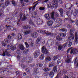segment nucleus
<instances>
[{
  "label": "nucleus",
  "mask_w": 78,
  "mask_h": 78,
  "mask_svg": "<svg viewBox=\"0 0 78 78\" xmlns=\"http://www.w3.org/2000/svg\"><path fill=\"white\" fill-rule=\"evenodd\" d=\"M41 51L42 53H43V54H42L40 56L39 59L41 60H43L45 58L44 56V54L48 56L49 55V52L48 51V50L46 48H45V46H43L41 48Z\"/></svg>",
  "instance_id": "obj_1"
},
{
  "label": "nucleus",
  "mask_w": 78,
  "mask_h": 78,
  "mask_svg": "<svg viewBox=\"0 0 78 78\" xmlns=\"http://www.w3.org/2000/svg\"><path fill=\"white\" fill-rule=\"evenodd\" d=\"M1 43L2 44V46L5 47H6L7 44L9 43V40L7 39H5L4 40V41H1Z\"/></svg>",
  "instance_id": "obj_2"
},
{
  "label": "nucleus",
  "mask_w": 78,
  "mask_h": 78,
  "mask_svg": "<svg viewBox=\"0 0 78 78\" xmlns=\"http://www.w3.org/2000/svg\"><path fill=\"white\" fill-rule=\"evenodd\" d=\"M39 55H40V51L39 50H36L34 54L35 58H37Z\"/></svg>",
  "instance_id": "obj_3"
},
{
  "label": "nucleus",
  "mask_w": 78,
  "mask_h": 78,
  "mask_svg": "<svg viewBox=\"0 0 78 78\" xmlns=\"http://www.w3.org/2000/svg\"><path fill=\"white\" fill-rule=\"evenodd\" d=\"M59 58V55H56L55 56H54L53 58V60L54 61H56L57 60V64H59V59H58Z\"/></svg>",
  "instance_id": "obj_4"
},
{
  "label": "nucleus",
  "mask_w": 78,
  "mask_h": 78,
  "mask_svg": "<svg viewBox=\"0 0 78 78\" xmlns=\"http://www.w3.org/2000/svg\"><path fill=\"white\" fill-rule=\"evenodd\" d=\"M33 61V59L31 57H28L26 60V63L29 64L30 63H31Z\"/></svg>",
  "instance_id": "obj_5"
},
{
  "label": "nucleus",
  "mask_w": 78,
  "mask_h": 78,
  "mask_svg": "<svg viewBox=\"0 0 78 78\" xmlns=\"http://www.w3.org/2000/svg\"><path fill=\"white\" fill-rule=\"evenodd\" d=\"M42 23H43V20L42 19H40V18H38L37 20L36 21V24L39 25H41Z\"/></svg>",
  "instance_id": "obj_6"
},
{
  "label": "nucleus",
  "mask_w": 78,
  "mask_h": 78,
  "mask_svg": "<svg viewBox=\"0 0 78 78\" xmlns=\"http://www.w3.org/2000/svg\"><path fill=\"white\" fill-rule=\"evenodd\" d=\"M71 57L69 56V55L67 56V58H66L65 60V62L66 63H68L69 64L71 62Z\"/></svg>",
  "instance_id": "obj_7"
},
{
  "label": "nucleus",
  "mask_w": 78,
  "mask_h": 78,
  "mask_svg": "<svg viewBox=\"0 0 78 78\" xmlns=\"http://www.w3.org/2000/svg\"><path fill=\"white\" fill-rule=\"evenodd\" d=\"M37 12L36 11H34V12L32 14V17L33 18H36L37 17Z\"/></svg>",
  "instance_id": "obj_8"
},
{
  "label": "nucleus",
  "mask_w": 78,
  "mask_h": 78,
  "mask_svg": "<svg viewBox=\"0 0 78 78\" xmlns=\"http://www.w3.org/2000/svg\"><path fill=\"white\" fill-rule=\"evenodd\" d=\"M10 49L9 48H7L5 50V52L6 53V55L7 56H11V55L9 53H10Z\"/></svg>",
  "instance_id": "obj_9"
},
{
  "label": "nucleus",
  "mask_w": 78,
  "mask_h": 78,
  "mask_svg": "<svg viewBox=\"0 0 78 78\" xmlns=\"http://www.w3.org/2000/svg\"><path fill=\"white\" fill-rule=\"evenodd\" d=\"M58 11L60 12V15L61 17H63V13H64V10L62 8H60Z\"/></svg>",
  "instance_id": "obj_10"
},
{
  "label": "nucleus",
  "mask_w": 78,
  "mask_h": 78,
  "mask_svg": "<svg viewBox=\"0 0 78 78\" xmlns=\"http://www.w3.org/2000/svg\"><path fill=\"white\" fill-rule=\"evenodd\" d=\"M73 54H76L77 53H78V51H77V49H73L71 50L70 51L71 54L73 53Z\"/></svg>",
  "instance_id": "obj_11"
},
{
  "label": "nucleus",
  "mask_w": 78,
  "mask_h": 78,
  "mask_svg": "<svg viewBox=\"0 0 78 78\" xmlns=\"http://www.w3.org/2000/svg\"><path fill=\"white\" fill-rule=\"evenodd\" d=\"M51 19L53 20H56V18L55 17V12H52L51 13Z\"/></svg>",
  "instance_id": "obj_12"
},
{
  "label": "nucleus",
  "mask_w": 78,
  "mask_h": 78,
  "mask_svg": "<svg viewBox=\"0 0 78 78\" xmlns=\"http://www.w3.org/2000/svg\"><path fill=\"white\" fill-rule=\"evenodd\" d=\"M73 61L75 64H77L76 65V67H77V68H78V59H77V57L75 58L74 59Z\"/></svg>",
  "instance_id": "obj_13"
},
{
  "label": "nucleus",
  "mask_w": 78,
  "mask_h": 78,
  "mask_svg": "<svg viewBox=\"0 0 78 78\" xmlns=\"http://www.w3.org/2000/svg\"><path fill=\"white\" fill-rule=\"evenodd\" d=\"M53 20H48L47 23V24L48 26L51 27V26H52V25H53Z\"/></svg>",
  "instance_id": "obj_14"
},
{
  "label": "nucleus",
  "mask_w": 78,
  "mask_h": 78,
  "mask_svg": "<svg viewBox=\"0 0 78 78\" xmlns=\"http://www.w3.org/2000/svg\"><path fill=\"white\" fill-rule=\"evenodd\" d=\"M32 36L33 37L37 38V32L33 33L32 34Z\"/></svg>",
  "instance_id": "obj_15"
},
{
  "label": "nucleus",
  "mask_w": 78,
  "mask_h": 78,
  "mask_svg": "<svg viewBox=\"0 0 78 78\" xmlns=\"http://www.w3.org/2000/svg\"><path fill=\"white\" fill-rule=\"evenodd\" d=\"M29 23L30 25H32V26H34V27H36V26L35 25V24L33 23V21L32 19H30L29 21Z\"/></svg>",
  "instance_id": "obj_16"
},
{
  "label": "nucleus",
  "mask_w": 78,
  "mask_h": 78,
  "mask_svg": "<svg viewBox=\"0 0 78 78\" xmlns=\"http://www.w3.org/2000/svg\"><path fill=\"white\" fill-rule=\"evenodd\" d=\"M19 48L21 50H24V49H25V47H24L23 45L22 44L19 45Z\"/></svg>",
  "instance_id": "obj_17"
},
{
  "label": "nucleus",
  "mask_w": 78,
  "mask_h": 78,
  "mask_svg": "<svg viewBox=\"0 0 78 78\" xmlns=\"http://www.w3.org/2000/svg\"><path fill=\"white\" fill-rule=\"evenodd\" d=\"M30 33H31V30H27L24 31V34L26 35H27V34H30Z\"/></svg>",
  "instance_id": "obj_18"
},
{
  "label": "nucleus",
  "mask_w": 78,
  "mask_h": 78,
  "mask_svg": "<svg viewBox=\"0 0 78 78\" xmlns=\"http://www.w3.org/2000/svg\"><path fill=\"white\" fill-rule=\"evenodd\" d=\"M10 49L12 50H13V51H14V50H15L16 49V46L15 45H11L10 47Z\"/></svg>",
  "instance_id": "obj_19"
},
{
  "label": "nucleus",
  "mask_w": 78,
  "mask_h": 78,
  "mask_svg": "<svg viewBox=\"0 0 78 78\" xmlns=\"http://www.w3.org/2000/svg\"><path fill=\"white\" fill-rule=\"evenodd\" d=\"M52 8H55V9H56L57 8H58V4H52Z\"/></svg>",
  "instance_id": "obj_20"
},
{
  "label": "nucleus",
  "mask_w": 78,
  "mask_h": 78,
  "mask_svg": "<svg viewBox=\"0 0 78 78\" xmlns=\"http://www.w3.org/2000/svg\"><path fill=\"white\" fill-rule=\"evenodd\" d=\"M54 72L52 71L49 74V76L50 78H53V76H54Z\"/></svg>",
  "instance_id": "obj_21"
},
{
  "label": "nucleus",
  "mask_w": 78,
  "mask_h": 78,
  "mask_svg": "<svg viewBox=\"0 0 78 78\" xmlns=\"http://www.w3.org/2000/svg\"><path fill=\"white\" fill-rule=\"evenodd\" d=\"M51 58L49 56H48L45 59L46 62H49V61H51Z\"/></svg>",
  "instance_id": "obj_22"
},
{
  "label": "nucleus",
  "mask_w": 78,
  "mask_h": 78,
  "mask_svg": "<svg viewBox=\"0 0 78 78\" xmlns=\"http://www.w3.org/2000/svg\"><path fill=\"white\" fill-rule=\"evenodd\" d=\"M17 37L18 40H20V39H21L22 38V34H19L17 36Z\"/></svg>",
  "instance_id": "obj_23"
},
{
  "label": "nucleus",
  "mask_w": 78,
  "mask_h": 78,
  "mask_svg": "<svg viewBox=\"0 0 78 78\" xmlns=\"http://www.w3.org/2000/svg\"><path fill=\"white\" fill-rule=\"evenodd\" d=\"M52 4H58V2L57 0H52L51 1Z\"/></svg>",
  "instance_id": "obj_24"
},
{
  "label": "nucleus",
  "mask_w": 78,
  "mask_h": 78,
  "mask_svg": "<svg viewBox=\"0 0 78 78\" xmlns=\"http://www.w3.org/2000/svg\"><path fill=\"white\" fill-rule=\"evenodd\" d=\"M56 22L57 23H58V22H61V23H62V20L60 18H58L56 20Z\"/></svg>",
  "instance_id": "obj_25"
},
{
  "label": "nucleus",
  "mask_w": 78,
  "mask_h": 78,
  "mask_svg": "<svg viewBox=\"0 0 78 78\" xmlns=\"http://www.w3.org/2000/svg\"><path fill=\"white\" fill-rule=\"evenodd\" d=\"M28 28L29 29H31V27L30 25L27 26V27L26 26H25L23 27V28H24V29H25V30H27L28 29Z\"/></svg>",
  "instance_id": "obj_26"
},
{
  "label": "nucleus",
  "mask_w": 78,
  "mask_h": 78,
  "mask_svg": "<svg viewBox=\"0 0 78 78\" xmlns=\"http://www.w3.org/2000/svg\"><path fill=\"white\" fill-rule=\"evenodd\" d=\"M44 17L45 19H46L47 20H49L50 19V16H49V14H47L44 15Z\"/></svg>",
  "instance_id": "obj_27"
},
{
  "label": "nucleus",
  "mask_w": 78,
  "mask_h": 78,
  "mask_svg": "<svg viewBox=\"0 0 78 78\" xmlns=\"http://www.w3.org/2000/svg\"><path fill=\"white\" fill-rule=\"evenodd\" d=\"M78 13V10H76V9H75V11L73 13V15L74 16H76L77 15V14Z\"/></svg>",
  "instance_id": "obj_28"
},
{
  "label": "nucleus",
  "mask_w": 78,
  "mask_h": 78,
  "mask_svg": "<svg viewBox=\"0 0 78 78\" xmlns=\"http://www.w3.org/2000/svg\"><path fill=\"white\" fill-rule=\"evenodd\" d=\"M37 68H35L34 69V73L35 74V75H36L37 74V72H38V71H37Z\"/></svg>",
  "instance_id": "obj_29"
},
{
  "label": "nucleus",
  "mask_w": 78,
  "mask_h": 78,
  "mask_svg": "<svg viewBox=\"0 0 78 78\" xmlns=\"http://www.w3.org/2000/svg\"><path fill=\"white\" fill-rule=\"evenodd\" d=\"M43 70L44 72H48L50 70V69L48 68L44 67Z\"/></svg>",
  "instance_id": "obj_30"
},
{
  "label": "nucleus",
  "mask_w": 78,
  "mask_h": 78,
  "mask_svg": "<svg viewBox=\"0 0 78 78\" xmlns=\"http://www.w3.org/2000/svg\"><path fill=\"white\" fill-rule=\"evenodd\" d=\"M53 71L54 72L56 73L57 72V66H55L54 67L53 69Z\"/></svg>",
  "instance_id": "obj_31"
},
{
  "label": "nucleus",
  "mask_w": 78,
  "mask_h": 78,
  "mask_svg": "<svg viewBox=\"0 0 78 78\" xmlns=\"http://www.w3.org/2000/svg\"><path fill=\"white\" fill-rule=\"evenodd\" d=\"M56 39L57 41H62V38L59 36V35H58V36L56 37Z\"/></svg>",
  "instance_id": "obj_32"
},
{
  "label": "nucleus",
  "mask_w": 78,
  "mask_h": 78,
  "mask_svg": "<svg viewBox=\"0 0 78 78\" xmlns=\"http://www.w3.org/2000/svg\"><path fill=\"white\" fill-rule=\"evenodd\" d=\"M40 41H41V38L39 37H38L37 38V40L36 41V44H39V42H40Z\"/></svg>",
  "instance_id": "obj_33"
},
{
  "label": "nucleus",
  "mask_w": 78,
  "mask_h": 78,
  "mask_svg": "<svg viewBox=\"0 0 78 78\" xmlns=\"http://www.w3.org/2000/svg\"><path fill=\"white\" fill-rule=\"evenodd\" d=\"M70 37L72 40H73L75 39V35L73 34H71L70 35Z\"/></svg>",
  "instance_id": "obj_34"
},
{
  "label": "nucleus",
  "mask_w": 78,
  "mask_h": 78,
  "mask_svg": "<svg viewBox=\"0 0 78 78\" xmlns=\"http://www.w3.org/2000/svg\"><path fill=\"white\" fill-rule=\"evenodd\" d=\"M43 64L42 63H38L37 64V67H42Z\"/></svg>",
  "instance_id": "obj_35"
},
{
  "label": "nucleus",
  "mask_w": 78,
  "mask_h": 78,
  "mask_svg": "<svg viewBox=\"0 0 78 78\" xmlns=\"http://www.w3.org/2000/svg\"><path fill=\"white\" fill-rule=\"evenodd\" d=\"M62 45H59L58 46V50H62Z\"/></svg>",
  "instance_id": "obj_36"
},
{
  "label": "nucleus",
  "mask_w": 78,
  "mask_h": 78,
  "mask_svg": "<svg viewBox=\"0 0 78 78\" xmlns=\"http://www.w3.org/2000/svg\"><path fill=\"white\" fill-rule=\"evenodd\" d=\"M28 51H29V50L28 49H25L23 51V53L24 54H28Z\"/></svg>",
  "instance_id": "obj_37"
},
{
  "label": "nucleus",
  "mask_w": 78,
  "mask_h": 78,
  "mask_svg": "<svg viewBox=\"0 0 78 78\" xmlns=\"http://www.w3.org/2000/svg\"><path fill=\"white\" fill-rule=\"evenodd\" d=\"M72 44V42L71 41H70L68 43V46L69 47L71 46Z\"/></svg>",
  "instance_id": "obj_38"
},
{
  "label": "nucleus",
  "mask_w": 78,
  "mask_h": 78,
  "mask_svg": "<svg viewBox=\"0 0 78 78\" xmlns=\"http://www.w3.org/2000/svg\"><path fill=\"white\" fill-rule=\"evenodd\" d=\"M66 36V34L64 33H61L60 34V36L61 37H65Z\"/></svg>",
  "instance_id": "obj_39"
},
{
  "label": "nucleus",
  "mask_w": 78,
  "mask_h": 78,
  "mask_svg": "<svg viewBox=\"0 0 78 78\" xmlns=\"http://www.w3.org/2000/svg\"><path fill=\"white\" fill-rule=\"evenodd\" d=\"M10 2L9 1H7L5 2V7H6V6H8V5L10 4Z\"/></svg>",
  "instance_id": "obj_40"
},
{
  "label": "nucleus",
  "mask_w": 78,
  "mask_h": 78,
  "mask_svg": "<svg viewBox=\"0 0 78 78\" xmlns=\"http://www.w3.org/2000/svg\"><path fill=\"white\" fill-rule=\"evenodd\" d=\"M47 6L48 8H52V5H51V3H50L49 4H47Z\"/></svg>",
  "instance_id": "obj_41"
},
{
  "label": "nucleus",
  "mask_w": 78,
  "mask_h": 78,
  "mask_svg": "<svg viewBox=\"0 0 78 78\" xmlns=\"http://www.w3.org/2000/svg\"><path fill=\"white\" fill-rule=\"evenodd\" d=\"M1 6H2V8H5V7H6V6H5V4L3 3H1L0 4V7H1Z\"/></svg>",
  "instance_id": "obj_42"
},
{
  "label": "nucleus",
  "mask_w": 78,
  "mask_h": 78,
  "mask_svg": "<svg viewBox=\"0 0 78 78\" xmlns=\"http://www.w3.org/2000/svg\"><path fill=\"white\" fill-rule=\"evenodd\" d=\"M75 42L76 44H78V37H75Z\"/></svg>",
  "instance_id": "obj_43"
},
{
  "label": "nucleus",
  "mask_w": 78,
  "mask_h": 78,
  "mask_svg": "<svg viewBox=\"0 0 78 78\" xmlns=\"http://www.w3.org/2000/svg\"><path fill=\"white\" fill-rule=\"evenodd\" d=\"M45 34L47 36H50L51 33L50 32L47 31L46 32Z\"/></svg>",
  "instance_id": "obj_44"
},
{
  "label": "nucleus",
  "mask_w": 78,
  "mask_h": 78,
  "mask_svg": "<svg viewBox=\"0 0 78 78\" xmlns=\"http://www.w3.org/2000/svg\"><path fill=\"white\" fill-rule=\"evenodd\" d=\"M41 3V2H37V4H36L35 5L33 6L32 11H33V9H34L35 8H36V5H37V4H38V3Z\"/></svg>",
  "instance_id": "obj_45"
},
{
  "label": "nucleus",
  "mask_w": 78,
  "mask_h": 78,
  "mask_svg": "<svg viewBox=\"0 0 78 78\" xmlns=\"http://www.w3.org/2000/svg\"><path fill=\"white\" fill-rule=\"evenodd\" d=\"M62 31L63 32H64V33H66L67 32V29H66L63 28L62 29Z\"/></svg>",
  "instance_id": "obj_46"
},
{
  "label": "nucleus",
  "mask_w": 78,
  "mask_h": 78,
  "mask_svg": "<svg viewBox=\"0 0 78 78\" xmlns=\"http://www.w3.org/2000/svg\"><path fill=\"white\" fill-rule=\"evenodd\" d=\"M27 19V18L26 17V16H25V15H24L23 16V17L22 19V20L23 21L24 20H26Z\"/></svg>",
  "instance_id": "obj_47"
},
{
  "label": "nucleus",
  "mask_w": 78,
  "mask_h": 78,
  "mask_svg": "<svg viewBox=\"0 0 78 78\" xmlns=\"http://www.w3.org/2000/svg\"><path fill=\"white\" fill-rule=\"evenodd\" d=\"M16 58L18 59H20L21 58H22V56H21V55L19 54L18 55H17Z\"/></svg>",
  "instance_id": "obj_48"
},
{
  "label": "nucleus",
  "mask_w": 78,
  "mask_h": 78,
  "mask_svg": "<svg viewBox=\"0 0 78 78\" xmlns=\"http://www.w3.org/2000/svg\"><path fill=\"white\" fill-rule=\"evenodd\" d=\"M45 9V8L43 7H40L39 8V10H41V11H44Z\"/></svg>",
  "instance_id": "obj_49"
},
{
  "label": "nucleus",
  "mask_w": 78,
  "mask_h": 78,
  "mask_svg": "<svg viewBox=\"0 0 78 78\" xmlns=\"http://www.w3.org/2000/svg\"><path fill=\"white\" fill-rule=\"evenodd\" d=\"M67 43H66L63 44L62 45V47L63 48H65V47H67Z\"/></svg>",
  "instance_id": "obj_50"
},
{
  "label": "nucleus",
  "mask_w": 78,
  "mask_h": 78,
  "mask_svg": "<svg viewBox=\"0 0 78 78\" xmlns=\"http://www.w3.org/2000/svg\"><path fill=\"white\" fill-rule=\"evenodd\" d=\"M55 16L56 17H59V15L58 13L56 12L55 13Z\"/></svg>",
  "instance_id": "obj_51"
},
{
  "label": "nucleus",
  "mask_w": 78,
  "mask_h": 78,
  "mask_svg": "<svg viewBox=\"0 0 78 78\" xmlns=\"http://www.w3.org/2000/svg\"><path fill=\"white\" fill-rule=\"evenodd\" d=\"M25 44L27 48H28V47H29V45H28V43L27 42H25Z\"/></svg>",
  "instance_id": "obj_52"
},
{
  "label": "nucleus",
  "mask_w": 78,
  "mask_h": 78,
  "mask_svg": "<svg viewBox=\"0 0 78 78\" xmlns=\"http://www.w3.org/2000/svg\"><path fill=\"white\" fill-rule=\"evenodd\" d=\"M6 27L7 28H8L9 29H9H11V26H7V25H6Z\"/></svg>",
  "instance_id": "obj_53"
},
{
  "label": "nucleus",
  "mask_w": 78,
  "mask_h": 78,
  "mask_svg": "<svg viewBox=\"0 0 78 78\" xmlns=\"http://www.w3.org/2000/svg\"><path fill=\"white\" fill-rule=\"evenodd\" d=\"M12 3L14 6H15L16 5V3L14 1H12Z\"/></svg>",
  "instance_id": "obj_54"
},
{
  "label": "nucleus",
  "mask_w": 78,
  "mask_h": 78,
  "mask_svg": "<svg viewBox=\"0 0 78 78\" xmlns=\"http://www.w3.org/2000/svg\"><path fill=\"white\" fill-rule=\"evenodd\" d=\"M8 38L9 39H12V36L10 35H8Z\"/></svg>",
  "instance_id": "obj_55"
},
{
  "label": "nucleus",
  "mask_w": 78,
  "mask_h": 78,
  "mask_svg": "<svg viewBox=\"0 0 78 78\" xmlns=\"http://www.w3.org/2000/svg\"><path fill=\"white\" fill-rule=\"evenodd\" d=\"M73 29H71L70 30V32L69 33H70V34H73L72 33H73Z\"/></svg>",
  "instance_id": "obj_56"
},
{
  "label": "nucleus",
  "mask_w": 78,
  "mask_h": 78,
  "mask_svg": "<svg viewBox=\"0 0 78 78\" xmlns=\"http://www.w3.org/2000/svg\"><path fill=\"white\" fill-rule=\"evenodd\" d=\"M58 2L60 4H63V3L62 0H59Z\"/></svg>",
  "instance_id": "obj_57"
},
{
  "label": "nucleus",
  "mask_w": 78,
  "mask_h": 78,
  "mask_svg": "<svg viewBox=\"0 0 78 78\" xmlns=\"http://www.w3.org/2000/svg\"><path fill=\"white\" fill-rule=\"evenodd\" d=\"M41 33L42 34H44L45 33V30H41Z\"/></svg>",
  "instance_id": "obj_58"
},
{
  "label": "nucleus",
  "mask_w": 78,
  "mask_h": 78,
  "mask_svg": "<svg viewBox=\"0 0 78 78\" xmlns=\"http://www.w3.org/2000/svg\"><path fill=\"white\" fill-rule=\"evenodd\" d=\"M75 37H78V33L75 32Z\"/></svg>",
  "instance_id": "obj_59"
},
{
  "label": "nucleus",
  "mask_w": 78,
  "mask_h": 78,
  "mask_svg": "<svg viewBox=\"0 0 78 78\" xmlns=\"http://www.w3.org/2000/svg\"><path fill=\"white\" fill-rule=\"evenodd\" d=\"M20 3H21V4L22 6H25V5H24V3L23 2H20Z\"/></svg>",
  "instance_id": "obj_60"
},
{
  "label": "nucleus",
  "mask_w": 78,
  "mask_h": 78,
  "mask_svg": "<svg viewBox=\"0 0 78 78\" xmlns=\"http://www.w3.org/2000/svg\"><path fill=\"white\" fill-rule=\"evenodd\" d=\"M10 20H11V19L9 18H6V20L7 22H9V21H10Z\"/></svg>",
  "instance_id": "obj_61"
},
{
  "label": "nucleus",
  "mask_w": 78,
  "mask_h": 78,
  "mask_svg": "<svg viewBox=\"0 0 78 78\" xmlns=\"http://www.w3.org/2000/svg\"><path fill=\"white\" fill-rule=\"evenodd\" d=\"M67 28H71V26H70V25L68 24L67 25Z\"/></svg>",
  "instance_id": "obj_62"
},
{
  "label": "nucleus",
  "mask_w": 78,
  "mask_h": 78,
  "mask_svg": "<svg viewBox=\"0 0 78 78\" xmlns=\"http://www.w3.org/2000/svg\"><path fill=\"white\" fill-rule=\"evenodd\" d=\"M51 64L53 66H55V62H51Z\"/></svg>",
  "instance_id": "obj_63"
},
{
  "label": "nucleus",
  "mask_w": 78,
  "mask_h": 78,
  "mask_svg": "<svg viewBox=\"0 0 78 78\" xmlns=\"http://www.w3.org/2000/svg\"><path fill=\"white\" fill-rule=\"evenodd\" d=\"M76 25H78V20H76Z\"/></svg>",
  "instance_id": "obj_64"
}]
</instances>
